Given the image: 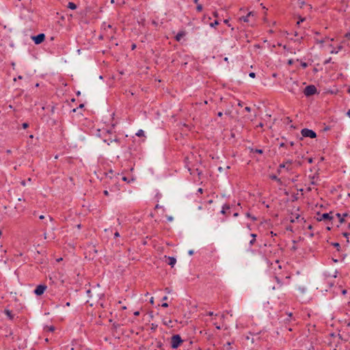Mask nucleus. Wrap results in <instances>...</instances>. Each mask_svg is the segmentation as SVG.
Masks as SVG:
<instances>
[{
  "mask_svg": "<svg viewBox=\"0 0 350 350\" xmlns=\"http://www.w3.org/2000/svg\"><path fill=\"white\" fill-rule=\"evenodd\" d=\"M163 300H167V296H165L163 298Z\"/></svg>",
  "mask_w": 350,
  "mask_h": 350,
  "instance_id": "13d9d810",
  "label": "nucleus"
},
{
  "mask_svg": "<svg viewBox=\"0 0 350 350\" xmlns=\"http://www.w3.org/2000/svg\"><path fill=\"white\" fill-rule=\"evenodd\" d=\"M224 23H226V25H228L229 27L230 26V25L228 23H229V21L228 19H225L224 21Z\"/></svg>",
  "mask_w": 350,
  "mask_h": 350,
  "instance_id": "c756f323",
  "label": "nucleus"
},
{
  "mask_svg": "<svg viewBox=\"0 0 350 350\" xmlns=\"http://www.w3.org/2000/svg\"><path fill=\"white\" fill-rule=\"evenodd\" d=\"M305 19H306L305 18L299 16V21L297 22V25H299L300 23L304 22L305 21Z\"/></svg>",
  "mask_w": 350,
  "mask_h": 350,
  "instance_id": "aec40b11",
  "label": "nucleus"
},
{
  "mask_svg": "<svg viewBox=\"0 0 350 350\" xmlns=\"http://www.w3.org/2000/svg\"><path fill=\"white\" fill-rule=\"evenodd\" d=\"M213 14H214V16L217 17V12H214Z\"/></svg>",
  "mask_w": 350,
  "mask_h": 350,
  "instance_id": "bf43d9fd",
  "label": "nucleus"
},
{
  "mask_svg": "<svg viewBox=\"0 0 350 350\" xmlns=\"http://www.w3.org/2000/svg\"><path fill=\"white\" fill-rule=\"evenodd\" d=\"M342 295H345L347 293V290L344 289L342 291Z\"/></svg>",
  "mask_w": 350,
  "mask_h": 350,
  "instance_id": "37998d69",
  "label": "nucleus"
},
{
  "mask_svg": "<svg viewBox=\"0 0 350 350\" xmlns=\"http://www.w3.org/2000/svg\"><path fill=\"white\" fill-rule=\"evenodd\" d=\"M317 41L319 42V43H321V44L325 42V40L324 39L320 40L317 39Z\"/></svg>",
  "mask_w": 350,
  "mask_h": 350,
  "instance_id": "7c9ffc66",
  "label": "nucleus"
},
{
  "mask_svg": "<svg viewBox=\"0 0 350 350\" xmlns=\"http://www.w3.org/2000/svg\"><path fill=\"white\" fill-rule=\"evenodd\" d=\"M246 215L247 217H251L253 221H255L256 219L255 217H251L250 213H247Z\"/></svg>",
  "mask_w": 350,
  "mask_h": 350,
  "instance_id": "b1692460",
  "label": "nucleus"
},
{
  "mask_svg": "<svg viewBox=\"0 0 350 350\" xmlns=\"http://www.w3.org/2000/svg\"><path fill=\"white\" fill-rule=\"evenodd\" d=\"M345 36V38L350 39V32L347 33Z\"/></svg>",
  "mask_w": 350,
  "mask_h": 350,
  "instance_id": "bb28decb",
  "label": "nucleus"
},
{
  "mask_svg": "<svg viewBox=\"0 0 350 350\" xmlns=\"http://www.w3.org/2000/svg\"><path fill=\"white\" fill-rule=\"evenodd\" d=\"M48 219L50 221H53V218L50 215H48Z\"/></svg>",
  "mask_w": 350,
  "mask_h": 350,
  "instance_id": "79ce46f5",
  "label": "nucleus"
},
{
  "mask_svg": "<svg viewBox=\"0 0 350 350\" xmlns=\"http://www.w3.org/2000/svg\"><path fill=\"white\" fill-rule=\"evenodd\" d=\"M18 79H23V77H22V76H21V75H19V76L18 77Z\"/></svg>",
  "mask_w": 350,
  "mask_h": 350,
  "instance_id": "4d7b16f0",
  "label": "nucleus"
},
{
  "mask_svg": "<svg viewBox=\"0 0 350 350\" xmlns=\"http://www.w3.org/2000/svg\"><path fill=\"white\" fill-rule=\"evenodd\" d=\"M347 116L350 118V109L347 112Z\"/></svg>",
  "mask_w": 350,
  "mask_h": 350,
  "instance_id": "49530a36",
  "label": "nucleus"
},
{
  "mask_svg": "<svg viewBox=\"0 0 350 350\" xmlns=\"http://www.w3.org/2000/svg\"><path fill=\"white\" fill-rule=\"evenodd\" d=\"M249 76L252 78H254L256 76V74L254 72H250Z\"/></svg>",
  "mask_w": 350,
  "mask_h": 350,
  "instance_id": "a878e982",
  "label": "nucleus"
},
{
  "mask_svg": "<svg viewBox=\"0 0 350 350\" xmlns=\"http://www.w3.org/2000/svg\"><path fill=\"white\" fill-rule=\"evenodd\" d=\"M182 342L183 340L179 335H174L171 339V347L173 349H176Z\"/></svg>",
  "mask_w": 350,
  "mask_h": 350,
  "instance_id": "f257e3e1",
  "label": "nucleus"
},
{
  "mask_svg": "<svg viewBox=\"0 0 350 350\" xmlns=\"http://www.w3.org/2000/svg\"><path fill=\"white\" fill-rule=\"evenodd\" d=\"M46 288L47 286L46 285L40 284L34 290V293L38 296H40L44 293V291L46 290Z\"/></svg>",
  "mask_w": 350,
  "mask_h": 350,
  "instance_id": "20e7f679",
  "label": "nucleus"
},
{
  "mask_svg": "<svg viewBox=\"0 0 350 350\" xmlns=\"http://www.w3.org/2000/svg\"><path fill=\"white\" fill-rule=\"evenodd\" d=\"M31 39L34 41L35 44H41L45 39V35L44 33H40L37 36L31 37Z\"/></svg>",
  "mask_w": 350,
  "mask_h": 350,
  "instance_id": "39448f33",
  "label": "nucleus"
},
{
  "mask_svg": "<svg viewBox=\"0 0 350 350\" xmlns=\"http://www.w3.org/2000/svg\"><path fill=\"white\" fill-rule=\"evenodd\" d=\"M207 314L209 315V316H212V315H213V312H208Z\"/></svg>",
  "mask_w": 350,
  "mask_h": 350,
  "instance_id": "09e8293b",
  "label": "nucleus"
},
{
  "mask_svg": "<svg viewBox=\"0 0 350 350\" xmlns=\"http://www.w3.org/2000/svg\"><path fill=\"white\" fill-rule=\"evenodd\" d=\"M335 216L338 219L339 222L340 224L343 223L345 221V217L347 216V213H345L343 215H341L340 213H336Z\"/></svg>",
  "mask_w": 350,
  "mask_h": 350,
  "instance_id": "9b49d317",
  "label": "nucleus"
},
{
  "mask_svg": "<svg viewBox=\"0 0 350 350\" xmlns=\"http://www.w3.org/2000/svg\"><path fill=\"white\" fill-rule=\"evenodd\" d=\"M347 92L348 93H350V88H348Z\"/></svg>",
  "mask_w": 350,
  "mask_h": 350,
  "instance_id": "338daca9",
  "label": "nucleus"
},
{
  "mask_svg": "<svg viewBox=\"0 0 350 350\" xmlns=\"http://www.w3.org/2000/svg\"><path fill=\"white\" fill-rule=\"evenodd\" d=\"M219 24V22L217 21H215L214 23L211 24V27H215Z\"/></svg>",
  "mask_w": 350,
  "mask_h": 350,
  "instance_id": "5701e85b",
  "label": "nucleus"
},
{
  "mask_svg": "<svg viewBox=\"0 0 350 350\" xmlns=\"http://www.w3.org/2000/svg\"><path fill=\"white\" fill-rule=\"evenodd\" d=\"M134 315H135V316H138V315H139V311H136V312H134Z\"/></svg>",
  "mask_w": 350,
  "mask_h": 350,
  "instance_id": "ea45409f",
  "label": "nucleus"
},
{
  "mask_svg": "<svg viewBox=\"0 0 350 350\" xmlns=\"http://www.w3.org/2000/svg\"><path fill=\"white\" fill-rule=\"evenodd\" d=\"M197 10L201 12L202 10V5L201 4H197Z\"/></svg>",
  "mask_w": 350,
  "mask_h": 350,
  "instance_id": "412c9836",
  "label": "nucleus"
},
{
  "mask_svg": "<svg viewBox=\"0 0 350 350\" xmlns=\"http://www.w3.org/2000/svg\"><path fill=\"white\" fill-rule=\"evenodd\" d=\"M193 254V250H190V251H189V255H192Z\"/></svg>",
  "mask_w": 350,
  "mask_h": 350,
  "instance_id": "3c124183",
  "label": "nucleus"
},
{
  "mask_svg": "<svg viewBox=\"0 0 350 350\" xmlns=\"http://www.w3.org/2000/svg\"><path fill=\"white\" fill-rule=\"evenodd\" d=\"M255 152H258V153H260V154L262 153V150L261 149H256V150H255Z\"/></svg>",
  "mask_w": 350,
  "mask_h": 350,
  "instance_id": "c85d7f7f",
  "label": "nucleus"
},
{
  "mask_svg": "<svg viewBox=\"0 0 350 350\" xmlns=\"http://www.w3.org/2000/svg\"><path fill=\"white\" fill-rule=\"evenodd\" d=\"M66 305V306H70V303L67 302Z\"/></svg>",
  "mask_w": 350,
  "mask_h": 350,
  "instance_id": "69168bd1",
  "label": "nucleus"
},
{
  "mask_svg": "<svg viewBox=\"0 0 350 350\" xmlns=\"http://www.w3.org/2000/svg\"><path fill=\"white\" fill-rule=\"evenodd\" d=\"M254 13L253 12H250L245 16L241 17L239 18L240 21H243L245 23H248L250 21L249 18L250 16H253Z\"/></svg>",
  "mask_w": 350,
  "mask_h": 350,
  "instance_id": "1a4fd4ad",
  "label": "nucleus"
},
{
  "mask_svg": "<svg viewBox=\"0 0 350 350\" xmlns=\"http://www.w3.org/2000/svg\"><path fill=\"white\" fill-rule=\"evenodd\" d=\"M298 90V83L296 81H293L291 87L289 88V91L293 94H296Z\"/></svg>",
  "mask_w": 350,
  "mask_h": 350,
  "instance_id": "423d86ee",
  "label": "nucleus"
},
{
  "mask_svg": "<svg viewBox=\"0 0 350 350\" xmlns=\"http://www.w3.org/2000/svg\"><path fill=\"white\" fill-rule=\"evenodd\" d=\"M307 190L308 191H310L312 190V187L310 186H309L308 188H307Z\"/></svg>",
  "mask_w": 350,
  "mask_h": 350,
  "instance_id": "8fccbe9b",
  "label": "nucleus"
},
{
  "mask_svg": "<svg viewBox=\"0 0 350 350\" xmlns=\"http://www.w3.org/2000/svg\"><path fill=\"white\" fill-rule=\"evenodd\" d=\"M301 133L303 137H310V138H315L317 137L316 133L308 129H303L301 131Z\"/></svg>",
  "mask_w": 350,
  "mask_h": 350,
  "instance_id": "f03ea898",
  "label": "nucleus"
},
{
  "mask_svg": "<svg viewBox=\"0 0 350 350\" xmlns=\"http://www.w3.org/2000/svg\"><path fill=\"white\" fill-rule=\"evenodd\" d=\"M165 258H167V263L170 265L172 267H173L174 266V265L176 264V260L175 258L174 257H170V256H165Z\"/></svg>",
  "mask_w": 350,
  "mask_h": 350,
  "instance_id": "0eeeda50",
  "label": "nucleus"
},
{
  "mask_svg": "<svg viewBox=\"0 0 350 350\" xmlns=\"http://www.w3.org/2000/svg\"><path fill=\"white\" fill-rule=\"evenodd\" d=\"M292 165L293 161L291 160H288L285 162V169L287 172H290L293 170Z\"/></svg>",
  "mask_w": 350,
  "mask_h": 350,
  "instance_id": "9d476101",
  "label": "nucleus"
},
{
  "mask_svg": "<svg viewBox=\"0 0 350 350\" xmlns=\"http://www.w3.org/2000/svg\"><path fill=\"white\" fill-rule=\"evenodd\" d=\"M136 135L138 136V137H143L144 136V132L143 130L142 129H139L137 133H136Z\"/></svg>",
  "mask_w": 350,
  "mask_h": 350,
  "instance_id": "6ab92c4d",
  "label": "nucleus"
},
{
  "mask_svg": "<svg viewBox=\"0 0 350 350\" xmlns=\"http://www.w3.org/2000/svg\"><path fill=\"white\" fill-rule=\"evenodd\" d=\"M8 107H9L10 109H12V108H13L12 105H10Z\"/></svg>",
  "mask_w": 350,
  "mask_h": 350,
  "instance_id": "e2e57ef3",
  "label": "nucleus"
},
{
  "mask_svg": "<svg viewBox=\"0 0 350 350\" xmlns=\"http://www.w3.org/2000/svg\"><path fill=\"white\" fill-rule=\"evenodd\" d=\"M234 217L238 216V213H234Z\"/></svg>",
  "mask_w": 350,
  "mask_h": 350,
  "instance_id": "0e129e2a",
  "label": "nucleus"
},
{
  "mask_svg": "<svg viewBox=\"0 0 350 350\" xmlns=\"http://www.w3.org/2000/svg\"><path fill=\"white\" fill-rule=\"evenodd\" d=\"M114 237H120V234H119V232H116L114 234Z\"/></svg>",
  "mask_w": 350,
  "mask_h": 350,
  "instance_id": "f704fd0d",
  "label": "nucleus"
},
{
  "mask_svg": "<svg viewBox=\"0 0 350 350\" xmlns=\"http://www.w3.org/2000/svg\"><path fill=\"white\" fill-rule=\"evenodd\" d=\"M228 210H230V206L228 204H224L221 211V213L225 215V214H226L227 211H228Z\"/></svg>",
  "mask_w": 350,
  "mask_h": 350,
  "instance_id": "4468645a",
  "label": "nucleus"
},
{
  "mask_svg": "<svg viewBox=\"0 0 350 350\" xmlns=\"http://www.w3.org/2000/svg\"><path fill=\"white\" fill-rule=\"evenodd\" d=\"M275 279L276 282H278V286L277 287H275V286H273L272 288H273V290H275V289H276V288H277V289H280V288H281L282 287V282H280V280L279 278H278V276H275Z\"/></svg>",
  "mask_w": 350,
  "mask_h": 350,
  "instance_id": "ddd939ff",
  "label": "nucleus"
},
{
  "mask_svg": "<svg viewBox=\"0 0 350 350\" xmlns=\"http://www.w3.org/2000/svg\"><path fill=\"white\" fill-rule=\"evenodd\" d=\"M310 185H315L317 184V177H315V176H312L310 177Z\"/></svg>",
  "mask_w": 350,
  "mask_h": 350,
  "instance_id": "2eb2a0df",
  "label": "nucleus"
},
{
  "mask_svg": "<svg viewBox=\"0 0 350 350\" xmlns=\"http://www.w3.org/2000/svg\"><path fill=\"white\" fill-rule=\"evenodd\" d=\"M250 236L252 237V240H250V245H253L254 244V243L256 242V234H251Z\"/></svg>",
  "mask_w": 350,
  "mask_h": 350,
  "instance_id": "dca6fc26",
  "label": "nucleus"
},
{
  "mask_svg": "<svg viewBox=\"0 0 350 350\" xmlns=\"http://www.w3.org/2000/svg\"><path fill=\"white\" fill-rule=\"evenodd\" d=\"M222 115H223L222 112H219V113H217V116H218L219 117H221V116H222Z\"/></svg>",
  "mask_w": 350,
  "mask_h": 350,
  "instance_id": "a18cd8bd",
  "label": "nucleus"
},
{
  "mask_svg": "<svg viewBox=\"0 0 350 350\" xmlns=\"http://www.w3.org/2000/svg\"><path fill=\"white\" fill-rule=\"evenodd\" d=\"M245 110L249 112V111H250L251 109H250V107H246L245 108Z\"/></svg>",
  "mask_w": 350,
  "mask_h": 350,
  "instance_id": "72a5a7b5",
  "label": "nucleus"
},
{
  "mask_svg": "<svg viewBox=\"0 0 350 350\" xmlns=\"http://www.w3.org/2000/svg\"><path fill=\"white\" fill-rule=\"evenodd\" d=\"M6 314L11 317L10 312L9 310H6Z\"/></svg>",
  "mask_w": 350,
  "mask_h": 350,
  "instance_id": "c03bdc74",
  "label": "nucleus"
},
{
  "mask_svg": "<svg viewBox=\"0 0 350 350\" xmlns=\"http://www.w3.org/2000/svg\"><path fill=\"white\" fill-rule=\"evenodd\" d=\"M22 126H23V129H27L29 126V124L25 122L23 124Z\"/></svg>",
  "mask_w": 350,
  "mask_h": 350,
  "instance_id": "393cba45",
  "label": "nucleus"
},
{
  "mask_svg": "<svg viewBox=\"0 0 350 350\" xmlns=\"http://www.w3.org/2000/svg\"><path fill=\"white\" fill-rule=\"evenodd\" d=\"M185 31H181L177 33V35L175 37V39L176 41L179 42L180 41L181 38L185 36Z\"/></svg>",
  "mask_w": 350,
  "mask_h": 350,
  "instance_id": "f8f14e48",
  "label": "nucleus"
},
{
  "mask_svg": "<svg viewBox=\"0 0 350 350\" xmlns=\"http://www.w3.org/2000/svg\"><path fill=\"white\" fill-rule=\"evenodd\" d=\"M258 126L262 127L263 126V124L262 123H260Z\"/></svg>",
  "mask_w": 350,
  "mask_h": 350,
  "instance_id": "5fc2aeb1",
  "label": "nucleus"
},
{
  "mask_svg": "<svg viewBox=\"0 0 350 350\" xmlns=\"http://www.w3.org/2000/svg\"><path fill=\"white\" fill-rule=\"evenodd\" d=\"M282 168H284L285 169V162L283 163H281L280 165H279V171L280 172L281 169Z\"/></svg>",
  "mask_w": 350,
  "mask_h": 350,
  "instance_id": "4be33fe9",
  "label": "nucleus"
},
{
  "mask_svg": "<svg viewBox=\"0 0 350 350\" xmlns=\"http://www.w3.org/2000/svg\"><path fill=\"white\" fill-rule=\"evenodd\" d=\"M271 178H272V179H273V180H279V179H278V178H277V176H273L271 177Z\"/></svg>",
  "mask_w": 350,
  "mask_h": 350,
  "instance_id": "a19ab883",
  "label": "nucleus"
},
{
  "mask_svg": "<svg viewBox=\"0 0 350 350\" xmlns=\"http://www.w3.org/2000/svg\"><path fill=\"white\" fill-rule=\"evenodd\" d=\"M150 303L152 304L154 303V298L153 297H151L150 300Z\"/></svg>",
  "mask_w": 350,
  "mask_h": 350,
  "instance_id": "de8ad7c7",
  "label": "nucleus"
},
{
  "mask_svg": "<svg viewBox=\"0 0 350 350\" xmlns=\"http://www.w3.org/2000/svg\"><path fill=\"white\" fill-rule=\"evenodd\" d=\"M122 180H123L124 181H127V178H126V177H125V176H124V177H122Z\"/></svg>",
  "mask_w": 350,
  "mask_h": 350,
  "instance_id": "603ef678",
  "label": "nucleus"
},
{
  "mask_svg": "<svg viewBox=\"0 0 350 350\" xmlns=\"http://www.w3.org/2000/svg\"><path fill=\"white\" fill-rule=\"evenodd\" d=\"M334 245H335V247H338L339 246V243H335Z\"/></svg>",
  "mask_w": 350,
  "mask_h": 350,
  "instance_id": "680f3d73",
  "label": "nucleus"
},
{
  "mask_svg": "<svg viewBox=\"0 0 350 350\" xmlns=\"http://www.w3.org/2000/svg\"><path fill=\"white\" fill-rule=\"evenodd\" d=\"M39 218H40V219H44L45 218V216H44V215H40V216H39Z\"/></svg>",
  "mask_w": 350,
  "mask_h": 350,
  "instance_id": "c9c22d12",
  "label": "nucleus"
},
{
  "mask_svg": "<svg viewBox=\"0 0 350 350\" xmlns=\"http://www.w3.org/2000/svg\"><path fill=\"white\" fill-rule=\"evenodd\" d=\"M304 92L306 96H312L316 94L317 88L314 85H308L307 87H306Z\"/></svg>",
  "mask_w": 350,
  "mask_h": 350,
  "instance_id": "7ed1b4c3",
  "label": "nucleus"
},
{
  "mask_svg": "<svg viewBox=\"0 0 350 350\" xmlns=\"http://www.w3.org/2000/svg\"><path fill=\"white\" fill-rule=\"evenodd\" d=\"M334 219V217L332 215V213H323L321 216V218L319 219V220H325V219Z\"/></svg>",
  "mask_w": 350,
  "mask_h": 350,
  "instance_id": "6e6552de",
  "label": "nucleus"
},
{
  "mask_svg": "<svg viewBox=\"0 0 350 350\" xmlns=\"http://www.w3.org/2000/svg\"><path fill=\"white\" fill-rule=\"evenodd\" d=\"M342 234H343V236H344V237H348V235L349 234V233H348V232H344Z\"/></svg>",
  "mask_w": 350,
  "mask_h": 350,
  "instance_id": "4c0bfd02",
  "label": "nucleus"
},
{
  "mask_svg": "<svg viewBox=\"0 0 350 350\" xmlns=\"http://www.w3.org/2000/svg\"><path fill=\"white\" fill-rule=\"evenodd\" d=\"M301 66H302L303 68H306L308 66V64L304 62V63L301 64Z\"/></svg>",
  "mask_w": 350,
  "mask_h": 350,
  "instance_id": "2f4dec72",
  "label": "nucleus"
},
{
  "mask_svg": "<svg viewBox=\"0 0 350 350\" xmlns=\"http://www.w3.org/2000/svg\"><path fill=\"white\" fill-rule=\"evenodd\" d=\"M198 192H200V193H202V188H199V189H198Z\"/></svg>",
  "mask_w": 350,
  "mask_h": 350,
  "instance_id": "864d4df0",
  "label": "nucleus"
},
{
  "mask_svg": "<svg viewBox=\"0 0 350 350\" xmlns=\"http://www.w3.org/2000/svg\"><path fill=\"white\" fill-rule=\"evenodd\" d=\"M103 193L105 196H109V192L107 190H105Z\"/></svg>",
  "mask_w": 350,
  "mask_h": 350,
  "instance_id": "e433bc0d",
  "label": "nucleus"
},
{
  "mask_svg": "<svg viewBox=\"0 0 350 350\" xmlns=\"http://www.w3.org/2000/svg\"><path fill=\"white\" fill-rule=\"evenodd\" d=\"M199 0H193L194 3L198 4Z\"/></svg>",
  "mask_w": 350,
  "mask_h": 350,
  "instance_id": "052dcab7",
  "label": "nucleus"
},
{
  "mask_svg": "<svg viewBox=\"0 0 350 350\" xmlns=\"http://www.w3.org/2000/svg\"><path fill=\"white\" fill-rule=\"evenodd\" d=\"M167 219L169 221H173V217L172 216H167Z\"/></svg>",
  "mask_w": 350,
  "mask_h": 350,
  "instance_id": "cd10ccee",
  "label": "nucleus"
},
{
  "mask_svg": "<svg viewBox=\"0 0 350 350\" xmlns=\"http://www.w3.org/2000/svg\"><path fill=\"white\" fill-rule=\"evenodd\" d=\"M162 307L167 308V307H168V304L167 303H163L162 304Z\"/></svg>",
  "mask_w": 350,
  "mask_h": 350,
  "instance_id": "473e14b6",
  "label": "nucleus"
},
{
  "mask_svg": "<svg viewBox=\"0 0 350 350\" xmlns=\"http://www.w3.org/2000/svg\"><path fill=\"white\" fill-rule=\"evenodd\" d=\"M68 8L71 9V10H75V9H77V5L73 2H69L68 4Z\"/></svg>",
  "mask_w": 350,
  "mask_h": 350,
  "instance_id": "f3484780",
  "label": "nucleus"
},
{
  "mask_svg": "<svg viewBox=\"0 0 350 350\" xmlns=\"http://www.w3.org/2000/svg\"><path fill=\"white\" fill-rule=\"evenodd\" d=\"M160 207H161V206H160L159 204H157V205L155 206V208H160Z\"/></svg>",
  "mask_w": 350,
  "mask_h": 350,
  "instance_id": "6e6d98bb",
  "label": "nucleus"
},
{
  "mask_svg": "<svg viewBox=\"0 0 350 350\" xmlns=\"http://www.w3.org/2000/svg\"><path fill=\"white\" fill-rule=\"evenodd\" d=\"M348 228L350 229V224H348Z\"/></svg>",
  "mask_w": 350,
  "mask_h": 350,
  "instance_id": "774afa93",
  "label": "nucleus"
},
{
  "mask_svg": "<svg viewBox=\"0 0 350 350\" xmlns=\"http://www.w3.org/2000/svg\"><path fill=\"white\" fill-rule=\"evenodd\" d=\"M44 330L46 331V332H53L55 330V327L53 325H50V326H46L44 327Z\"/></svg>",
  "mask_w": 350,
  "mask_h": 350,
  "instance_id": "a211bd4d",
  "label": "nucleus"
},
{
  "mask_svg": "<svg viewBox=\"0 0 350 350\" xmlns=\"http://www.w3.org/2000/svg\"><path fill=\"white\" fill-rule=\"evenodd\" d=\"M308 161L309 163H312V158L308 159Z\"/></svg>",
  "mask_w": 350,
  "mask_h": 350,
  "instance_id": "58836bf2",
  "label": "nucleus"
}]
</instances>
